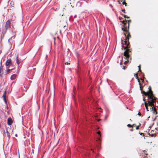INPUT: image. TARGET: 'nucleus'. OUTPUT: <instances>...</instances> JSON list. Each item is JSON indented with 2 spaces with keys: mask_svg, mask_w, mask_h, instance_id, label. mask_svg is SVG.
I'll return each instance as SVG.
<instances>
[{
  "mask_svg": "<svg viewBox=\"0 0 158 158\" xmlns=\"http://www.w3.org/2000/svg\"><path fill=\"white\" fill-rule=\"evenodd\" d=\"M13 123L12 119L11 118H9L7 119V124L8 125H11Z\"/></svg>",
  "mask_w": 158,
  "mask_h": 158,
  "instance_id": "8",
  "label": "nucleus"
},
{
  "mask_svg": "<svg viewBox=\"0 0 158 158\" xmlns=\"http://www.w3.org/2000/svg\"><path fill=\"white\" fill-rule=\"evenodd\" d=\"M119 19H120V20H121V18H120V17H119Z\"/></svg>",
  "mask_w": 158,
  "mask_h": 158,
  "instance_id": "34",
  "label": "nucleus"
},
{
  "mask_svg": "<svg viewBox=\"0 0 158 158\" xmlns=\"http://www.w3.org/2000/svg\"><path fill=\"white\" fill-rule=\"evenodd\" d=\"M123 24V27L122 28V30L124 31V34L125 36L127 35L126 37L127 39L129 38V37H131V35L129 32V24L131 22V20H126V19L123 21H120Z\"/></svg>",
  "mask_w": 158,
  "mask_h": 158,
  "instance_id": "2",
  "label": "nucleus"
},
{
  "mask_svg": "<svg viewBox=\"0 0 158 158\" xmlns=\"http://www.w3.org/2000/svg\"><path fill=\"white\" fill-rule=\"evenodd\" d=\"M15 68H13V69H8L6 72V73L7 74H9L10 73V71L11 70H13V69H14Z\"/></svg>",
  "mask_w": 158,
  "mask_h": 158,
  "instance_id": "13",
  "label": "nucleus"
},
{
  "mask_svg": "<svg viewBox=\"0 0 158 158\" xmlns=\"http://www.w3.org/2000/svg\"><path fill=\"white\" fill-rule=\"evenodd\" d=\"M139 133L140 134V135H143V136H144L145 135L143 134L142 133H141L140 132H139Z\"/></svg>",
  "mask_w": 158,
  "mask_h": 158,
  "instance_id": "17",
  "label": "nucleus"
},
{
  "mask_svg": "<svg viewBox=\"0 0 158 158\" xmlns=\"http://www.w3.org/2000/svg\"><path fill=\"white\" fill-rule=\"evenodd\" d=\"M65 64H67V65H69V64H70V63H68V62H66V63H65Z\"/></svg>",
  "mask_w": 158,
  "mask_h": 158,
  "instance_id": "24",
  "label": "nucleus"
},
{
  "mask_svg": "<svg viewBox=\"0 0 158 158\" xmlns=\"http://www.w3.org/2000/svg\"><path fill=\"white\" fill-rule=\"evenodd\" d=\"M97 133L100 135V136H101V132L100 131H98V132H97Z\"/></svg>",
  "mask_w": 158,
  "mask_h": 158,
  "instance_id": "18",
  "label": "nucleus"
},
{
  "mask_svg": "<svg viewBox=\"0 0 158 158\" xmlns=\"http://www.w3.org/2000/svg\"><path fill=\"white\" fill-rule=\"evenodd\" d=\"M134 76L137 79L138 82L139 83V84L140 85V90H141V93H142V92L143 91L142 90V88H143V86L141 85V84L139 78L138 77V73H137L136 74H134Z\"/></svg>",
  "mask_w": 158,
  "mask_h": 158,
  "instance_id": "6",
  "label": "nucleus"
},
{
  "mask_svg": "<svg viewBox=\"0 0 158 158\" xmlns=\"http://www.w3.org/2000/svg\"><path fill=\"white\" fill-rule=\"evenodd\" d=\"M127 67L126 66H124L123 67V69L124 70H125L126 69Z\"/></svg>",
  "mask_w": 158,
  "mask_h": 158,
  "instance_id": "19",
  "label": "nucleus"
},
{
  "mask_svg": "<svg viewBox=\"0 0 158 158\" xmlns=\"http://www.w3.org/2000/svg\"><path fill=\"white\" fill-rule=\"evenodd\" d=\"M122 11L123 12H124V13H125V9H123V10H122Z\"/></svg>",
  "mask_w": 158,
  "mask_h": 158,
  "instance_id": "23",
  "label": "nucleus"
},
{
  "mask_svg": "<svg viewBox=\"0 0 158 158\" xmlns=\"http://www.w3.org/2000/svg\"><path fill=\"white\" fill-rule=\"evenodd\" d=\"M16 63H17V64L19 65L20 63L21 62V59L18 58V57L17 56H16Z\"/></svg>",
  "mask_w": 158,
  "mask_h": 158,
  "instance_id": "11",
  "label": "nucleus"
},
{
  "mask_svg": "<svg viewBox=\"0 0 158 158\" xmlns=\"http://www.w3.org/2000/svg\"><path fill=\"white\" fill-rule=\"evenodd\" d=\"M143 100L144 101H145V99L144 98H143Z\"/></svg>",
  "mask_w": 158,
  "mask_h": 158,
  "instance_id": "33",
  "label": "nucleus"
},
{
  "mask_svg": "<svg viewBox=\"0 0 158 158\" xmlns=\"http://www.w3.org/2000/svg\"><path fill=\"white\" fill-rule=\"evenodd\" d=\"M6 133L7 137H8L9 139H10V133H9V131L8 130L6 131Z\"/></svg>",
  "mask_w": 158,
  "mask_h": 158,
  "instance_id": "12",
  "label": "nucleus"
},
{
  "mask_svg": "<svg viewBox=\"0 0 158 158\" xmlns=\"http://www.w3.org/2000/svg\"><path fill=\"white\" fill-rule=\"evenodd\" d=\"M139 69H141V65H139L138 66Z\"/></svg>",
  "mask_w": 158,
  "mask_h": 158,
  "instance_id": "28",
  "label": "nucleus"
},
{
  "mask_svg": "<svg viewBox=\"0 0 158 158\" xmlns=\"http://www.w3.org/2000/svg\"><path fill=\"white\" fill-rule=\"evenodd\" d=\"M16 77H17L16 74H14L11 76L10 77V79L11 80H15V79Z\"/></svg>",
  "mask_w": 158,
  "mask_h": 158,
  "instance_id": "10",
  "label": "nucleus"
},
{
  "mask_svg": "<svg viewBox=\"0 0 158 158\" xmlns=\"http://www.w3.org/2000/svg\"><path fill=\"white\" fill-rule=\"evenodd\" d=\"M138 114L139 116H141V114L139 112V113H138Z\"/></svg>",
  "mask_w": 158,
  "mask_h": 158,
  "instance_id": "22",
  "label": "nucleus"
},
{
  "mask_svg": "<svg viewBox=\"0 0 158 158\" xmlns=\"http://www.w3.org/2000/svg\"><path fill=\"white\" fill-rule=\"evenodd\" d=\"M148 89V91L147 92L144 91L142 92V93L144 94L145 96H147L148 98V103L145 102H144L145 106L147 110L148 111L149 110H148V106H149L150 107V110L152 111L154 114H156L157 112L155 107L154 103L156 102L157 99L153 94V91L152 90L151 87L150 86L149 87Z\"/></svg>",
  "mask_w": 158,
  "mask_h": 158,
  "instance_id": "1",
  "label": "nucleus"
},
{
  "mask_svg": "<svg viewBox=\"0 0 158 158\" xmlns=\"http://www.w3.org/2000/svg\"><path fill=\"white\" fill-rule=\"evenodd\" d=\"M132 128H133V127H135L136 126V124H134L132 125Z\"/></svg>",
  "mask_w": 158,
  "mask_h": 158,
  "instance_id": "25",
  "label": "nucleus"
},
{
  "mask_svg": "<svg viewBox=\"0 0 158 158\" xmlns=\"http://www.w3.org/2000/svg\"><path fill=\"white\" fill-rule=\"evenodd\" d=\"M130 131H133V128H132V129H130Z\"/></svg>",
  "mask_w": 158,
  "mask_h": 158,
  "instance_id": "30",
  "label": "nucleus"
},
{
  "mask_svg": "<svg viewBox=\"0 0 158 158\" xmlns=\"http://www.w3.org/2000/svg\"><path fill=\"white\" fill-rule=\"evenodd\" d=\"M138 72H142V71L141 70V69H139V71Z\"/></svg>",
  "mask_w": 158,
  "mask_h": 158,
  "instance_id": "27",
  "label": "nucleus"
},
{
  "mask_svg": "<svg viewBox=\"0 0 158 158\" xmlns=\"http://www.w3.org/2000/svg\"><path fill=\"white\" fill-rule=\"evenodd\" d=\"M141 80H142V82H143L144 81V79H143L142 78H141Z\"/></svg>",
  "mask_w": 158,
  "mask_h": 158,
  "instance_id": "29",
  "label": "nucleus"
},
{
  "mask_svg": "<svg viewBox=\"0 0 158 158\" xmlns=\"http://www.w3.org/2000/svg\"><path fill=\"white\" fill-rule=\"evenodd\" d=\"M123 0H122V3L123 5H125V6H127V3H126L124 1H123Z\"/></svg>",
  "mask_w": 158,
  "mask_h": 158,
  "instance_id": "14",
  "label": "nucleus"
},
{
  "mask_svg": "<svg viewBox=\"0 0 158 158\" xmlns=\"http://www.w3.org/2000/svg\"><path fill=\"white\" fill-rule=\"evenodd\" d=\"M122 15L125 18H126L127 19H129L130 18V17H128L127 15Z\"/></svg>",
  "mask_w": 158,
  "mask_h": 158,
  "instance_id": "15",
  "label": "nucleus"
},
{
  "mask_svg": "<svg viewBox=\"0 0 158 158\" xmlns=\"http://www.w3.org/2000/svg\"><path fill=\"white\" fill-rule=\"evenodd\" d=\"M6 90L4 92L3 94L2 97L3 98V99L4 102L6 103Z\"/></svg>",
  "mask_w": 158,
  "mask_h": 158,
  "instance_id": "9",
  "label": "nucleus"
},
{
  "mask_svg": "<svg viewBox=\"0 0 158 158\" xmlns=\"http://www.w3.org/2000/svg\"><path fill=\"white\" fill-rule=\"evenodd\" d=\"M128 62H129V60H128L127 61H126L124 63V64H126V63H127Z\"/></svg>",
  "mask_w": 158,
  "mask_h": 158,
  "instance_id": "21",
  "label": "nucleus"
},
{
  "mask_svg": "<svg viewBox=\"0 0 158 158\" xmlns=\"http://www.w3.org/2000/svg\"><path fill=\"white\" fill-rule=\"evenodd\" d=\"M12 64V61L10 59H8L5 63V65L7 67V68H9Z\"/></svg>",
  "mask_w": 158,
  "mask_h": 158,
  "instance_id": "5",
  "label": "nucleus"
},
{
  "mask_svg": "<svg viewBox=\"0 0 158 158\" xmlns=\"http://www.w3.org/2000/svg\"><path fill=\"white\" fill-rule=\"evenodd\" d=\"M120 64L121 65H122L123 64V61H121V62L120 63Z\"/></svg>",
  "mask_w": 158,
  "mask_h": 158,
  "instance_id": "26",
  "label": "nucleus"
},
{
  "mask_svg": "<svg viewBox=\"0 0 158 158\" xmlns=\"http://www.w3.org/2000/svg\"><path fill=\"white\" fill-rule=\"evenodd\" d=\"M127 126L128 127H131L132 128V125L130 124H128L127 125Z\"/></svg>",
  "mask_w": 158,
  "mask_h": 158,
  "instance_id": "16",
  "label": "nucleus"
},
{
  "mask_svg": "<svg viewBox=\"0 0 158 158\" xmlns=\"http://www.w3.org/2000/svg\"><path fill=\"white\" fill-rule=\"evenodd\" d=\"M11 23L10 20H8L4 26V28L2 30L3 37L5 34L6 33L7 30L10 29L11 28Z\"/></svg>",
  "mask_w": 158,
  "mask_h": 158,
  "instance_id": "4",
  "label": "nucleus"
},
{
  "mask_svg": "<svg viewBox=\"0 0 158 158\" xmlns=\"http://www.w3.org/2000/svg\"><path fill=\"white\" fill-rule=\"evenodd\" d=\"M141 124L140 123H139V125L138 126L139 127L141 126Z\"/></svg>",
  "mask_w": 158,
  "mask_h": 158,
  "instance_id": "31",
  "label": "nucleus"
},
{
  "mask_svg": "<svg viewBox=\"0 0 158 158\" xmlns=\"http://www.w3.org/2000/svg\"><path fill=\"white\" fill-rule=\"evenodd\" d=\"M130 120L131 121H132V120H131V119H130Z\"/></svg>",
  "mask_w": 158,
  "mask_h": 158,
  "instance_id": "35",
  "label": "nucleus"
},
{
  "mask_svg": "<svg viewBox=\"0 0 158 158\" xmlns=\"http://www.w3.org/2000/svg\"><path fill=\"white\" fill-rule=\"evenodd\" d=\"M124 1H125V0H124Z\"/></svg>",
  "mask_w": 158,
  "mask_h": 158,
  "instance_id": "36",
  "label": "nucleus"
},
{
  "mask_svg": "<svg viewBox=\"0 0 158 158\" xmlns=\"http://www.w3.org/2000/svg\"><path fill=\"white\" fill-rule=\"evenodd\" d=\"M156 131L154 130H152L149 133V135L152 137H155L156 135Z\"/></svg>",
  "mask_w": 158,
  "mask_h": 158,
  "instance_id": "7",
  "label": "nucleus"
},
{
  "mask_svg": "<svg viewBox=\"0 0 158 158\" xmlns=\"http://www.w3.org/2000/svg\"><path fill=\"white\" fill-rule=\"evenodd\" d=\"M2 65H1V66H0V69H2Z\"/></svg>",
  "mask_w": 158,
  "mask_h": 158,
  "instance_id": "32",
  "label": "nucleus"
},
{
  "mask_svg": "<svg viewBox=\"0 0 158 158\" xmlns=\"http://www.w3.org/2000/svg\"><path fill=\"white\" fill-rule=\"evenodd\" d=\"M139 127L138 126H136V130H138L139 129Z\"/></svg>",
  "mask_w": 158,
  "mask_h": 158,
  "instance_id": "20",
  "label": "nucleus"
},
{
  "mask_svg": "<svg viewBox=\"0 0 158 158\" xmlns=\"http://www.w3.org/2000/svg\"><path fill=\"white\" fill-rule=\"evenodd\" d=\"M125 36V38L124 39V42L125 43V44L126 45V46L124 48V49L125 50V51L124 52L123 55L127 59H128L130 57L129 53L130 52H131V51L129 49L130 47V43L128 42V44H127V40L129 41V39L130 37H129V38L127 39L126 37L127 36V35Z\"/></svg>",
  "mask_w": 158,
  "mask_h": 158,
  "instance_id": "3",
  "label": "nucleus"
}]
</instances>
